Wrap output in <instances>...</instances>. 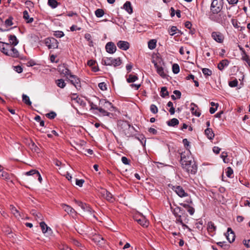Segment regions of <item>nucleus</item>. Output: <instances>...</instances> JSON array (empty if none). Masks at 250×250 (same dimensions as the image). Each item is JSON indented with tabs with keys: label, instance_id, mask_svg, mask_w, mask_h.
Instances as JSON below:
<instances>
[{
	"label": "nucleus",
	"instance_id": "nucleus-6",
	"mask_svg": "<svg viewBox=\"0 0 250 250\" xmlns=\"http://www.w3.org/2000/svg\"><path fill=\"white\" fill-rule=\"evenodd\" d=\"M180 162L181 165L186 163H190V161L193 160V158L191 156V153L189 150L182 152L181 153H180Z\"/></svg>",
	"mask_w": 250,
	"mask_h": 250
},
{
	"label": "nucleus",
	"instance_id": "nucleus-53",
	"mask_svg": "<svg viewBox=\"0 0 250 250\" xmlns=\"http://www.w3.org/2000/svg\"><path fill=\"white\" fill-rule=\"evenodd\" d=\"M150 111L152 113L156 114L158 112V108L155 104H151L150 107Z\"/></svg>",
	"mask_w": 250,
	"mask_h": 250
},
{
	"label": "nucleus",
	"instance_id": "nucleus-59",
	"mask_svg": "<svg viewBox=\"0 0 250 250\" xmlns=\"http://www.w3.org/2000/svg\"><path fill=\"white\" fill-rule=\"evenodd\" d=\"M187 211L189 213L190 215H193V214L195 212V209L194 208L191 207L190 205L189 206V207L187 208Z\"/></svg>",
	"mask_w": 250,
	"mask_h": 250
},
{
	"label": "nucleus",
	"instance_id": "nucleus-5",
	"mask_svg": "<svg viewBox=\"0 0 250 250\" xmlns=\"http://www.w3.org/2000/svg\"><path fill=\"white\" fill-rule=\"evenodd\" d=\"M119 125L125 135L127 137L132 136V133L129 131V130L130 128L135 130L134 127L132 125H131L127 121H122L119 123Z\"/></svg>",
	"mask_w": 250,
	"mask_h": 250
},
{
	"label": "nucleus",
	"instance_id": "nucleus-42",
	"mask_svg": "<svg viewBox=\"0 0 250 250\" xmlns=\"http://www.w3.org/2000/svg\"><path fill=\"white\" fill-rule=\"evenodd\" d=\"M13 18L12 16L8 17L7 19L5 21V24L7 26H10L13 24Z\"/></svg>",
	"mask_w": 250,
	"mask_h": 250
},
{
	"label": "nucleus",
	"instance_id": "nucleus-54",
	"mask_svg": "<svg viewBox=\"0 0 250 250\" xmlns=\"http://www.w3.org/2000/svg\"><path fill=\"white\" fill-rule=\"evenodd\" d=\"M98 86L100 89L103 91L106 90L107 89L106 84L104 82H102L99 83Z\"/></svg>",
	"mask_w": 250,
	"mask_h": 250
},
{
	"label": "nucleus",
	"instance_id": "nucleus-35",
	"mask_svg": "<svg viewBox=\"0 0 250 250\" xmlns=\"http://www.w3.org/2000/svg\"><path fill=\"white\" fill-rule=\"evenodd\" d=\"M56 83L57 86L60 88H63L65 86L66 83L64 82V81L62 79H58L56 81Z\"/></svg>",
	"mask_w": 250,
	"mask_h": 250
},
{
	"label": "nucleus",
	"instance_id": "nucleus-57",
	"mask_svg": "<svg viewBox=\"0 0 250 250\" xmlns=\"http://www.w3.org/2000/svg\"><path fill=\"white\" fill-rule=\"evenodd\" d=\"M183 143L184 145L187 150H189V142L188 141L187 139H184L183 140Z\"/></svg>",
	"mask_w": 250,
	"mask_h": 250
},
{
	"label": "nucleus",
	"instance_id": "nucleus-18",
	"mask_svg": "<svg viewBox=\"0 0 250 250\" xmlns=\"http://www.w3.org/2000/svg\"><path fill=\"white\" fill-rule=\"evenodd\" d=\"M105 49L108 53L113 54L116 50V46L113 42H108L105 45Z\"/></svg>",
	"mask_w": 250,
	"mask_h": 250
},
{
	"label": "nucleus",
	"instance_id": "nucleus-44",
	"mask_svg": "<svg viewBox=\"0 0 250 250\" xmlns=\"http://www.w3.org/2000/svg\"><path fill=\"white\" fill-rule=\"evenodd\" d=\"M172 71L174 74H177L180 71V67L178 64L174 63L172 65Z\"/></svg>",
	"mask_w": 250,
	"mask_h": 250
},
{
	"label": "nucleus",
	"instance_id": "nucleus-55",
	"mask_svg": "<svg viewBox=\"0 0 250 250\" xmlns=\"http://www.w3.org/2000/svg\"><path fill=\"white\" fill-rule=\"evenodd\" d=\"M37 171L38 170H37L36 169H32L29 171L26 172L25 173V175H26L27 176L33 175L35 178V175L36 174V172H37Z\"/></svg>",
	"mask_w": 250,
	"mask_h": 250
},
{
	"label": "nucleus",
	"instance_id": "nucleus-51",
	"mask_svg": "<svg viewBox=\"0 0 250 250\" xmlns=\"http://www.w3.org/2000/svg\"><path fill=\"white\" fill-rule=\"evenodd\" d=\"M3 45L5 46V47L6 49V55L7 56H9V52L11 50V49L12 48V45L9 43H5V45Z\"/></svg>",
	"mask_w": 250,
	"mask_h": 250
},
{
	"label": "nucleus",
	"instance_id": "nucleus-40",
	"mask_svg": "<svg viewBox=\"0 0 250 250\" xmlns=\"http://www.w3.org/2000/svg\"><path fill=\"white\" fill-rule=\"evenodd\" d=\"M10 209L13 214L16 217H18L20 216V214L19 213V211L16 209V208L13 205L10 206Z\"/></svg>",
	"mask_w": 250,
	"mask_h": 250
},
{
	"label": "nucleus",
	"instance_id": "nucleus-23",
	"mask_svg": "<svg viewBox=\"0 0 250 250\" xmlns=\"http://www.w3.org/2000/svg\"><path fill=\"white\" fill-rule=\"evenodd\" d=\"M216 229V227L215 226L214 223L212 221L208 222L207 226V230L209 233H214Z\"/></svg>",
	"mask_w": 250,
	"mask_h": 250
},
{
	"label": "nucleus",
	"instance_id": "nucleus-21",
	"mask_svg": "<svg viewBox=\"0 0 250 250\" xmlns=\"http://www.w3.org/2000/svg\"><path fill=\"white\" fill-rule=\"evenodd\" d=\"M229 60L227 59L223 60L218 64L217 68L219 70L222 71L225 67L229 65Z\"/></svg>",
	"mask_w": 250,
	"mask_h": 250
},
{
	"label": "nucleus",
	"instance_id": "nucleus-60",
	"mask_svg": "<svg viewBox=\"0 0 250 250\" xmlns=\"http://www.w3.org/2000/svg\"><path fill=\"white\" fill-rule=\"evenodd\" d=\"M122 162L125 165H129L130 160L125 156L122 157Z\"/></svg>",
	"mask_w": 250,
	"mask_h": 250
},
{
	"label": "nucleus",
	"instance_id": "nucleus-34",
	"mask_svg": "<svg viewBox=\"0 0 250 250\" xmlns=\"http://www.w3.org/2000/svg\"><path fill=\"white\" fill-rule=\"evenodd\" d=\"M156 40H151L148 42V47L152 50L156 47Z\"/></svg>",
	"mask_w": 250,
	"mask_h": 250
},
{
	"label": "nucleus",
	"instance_id": "nucleus-52",
	"mask_svg": "<svg viewBox=\"0 0 250 250\" xmlns=\"http://www.w3.org/2000/svg\"><path fill=\"white\" fill-rule=\"evenodd\" d=\"M3 45H5V43L0 42V50L6 55V49L5 46H4Z\"/></svg>",
	"mask_w": 250,
	"mask_h": 250
},
{
	"label": "nucleus",
	"instance_id": "nucleus-19",
	"mask_svg": "<svg viewBox=\"0 0 250 250\" xmlns=\"http://www.w3.org/2000/svg\"><path fill=\"white\" fill-rule=\"evenodd\" d=\"M117 45L123 50H127L129 48V43L126 41H120L117 43Z\"/></svg>",
	"mask_w": 250,
	"mask_h": 250
},
{
	"label": "nucleus",
	"instance_id": "nucleus-17",
	"mask_svg": "<svg viewBox=\"0 0 250 250\" xmlns=\"http://www.w3.org/2000/svg\"><path fill=\"white\" fill-rule=\"evenodd\" d=\"M225 236L229 243L233 242L235 240V234L230 228L228 229V231L225 233Z\"/></svg>",
	"mask_w": 250,
	"mask_h": 250
},
{
	"label": "nucleus",
	"instance_id": "nucleus-12",
	"mask_svg": "<svg viewBox=\"0 0 250 250\" xmlns=\"http://www.w3.org/2000/svg\"><path fill=\"white\" fill-rule=\"evenodd\" d=\"M171 188L180 197H186L188 195L183 188L180 186H172Z\"/></svg>",
	"mask_w": 250,
	"mask_h": 250
},
{
	"label": "nucleus",
	"instance_id": "nucleus-64",
	"mask_svg": "<svg viewBox=\"0 0 250 250\" xmlns=\"http://www.w3.org/2000/svg\"><path fill=\"white\" fill-rule=\"evenodd\" d=\"M243 244L247 248H250V239L244 240L243 241Z\"/></svg>",
	"mask_w": 250,
	"mask_h": 250
},
{
	"label": "nucleus",
	"instance_id": "nucleus-38",
	"mask_svg": "<svg viewBox=\"0 0 250 250\" xmlns=\"http://www.w3.org/2000/svg\"><path fill=\"white\" fill-rule=\"evenodd\" d=\"M202 71L203 74L206 77H207V76H210L212 74V71L208 68H202Z\"/></svg>",
	"mask_w": 250,
	"mask_h": 250
},
{
	"label": "nucleus",
	"instance_id": "nucleus-32",
	"mask_svg": "<svg viewBox=\"0 0 250 250\" xmlns=\"http://www.w3.org/2000/svg\"><path fill=\"white\" fill-rule=\"evenodd\" d=\"M138 79V77L136 75L130 74L128 75V77L127 78L126 81L128 83H132L135 82Z\"/></svg>",
	"mask_w": 250,
	"mask_h": 250
},
{
	"label": "nucleus",
	"instance_id": "nucleus-48",
	"mask_svg": "<svg viewBox=\"0 0 250 250\" xmlns=\"http://www.w3.org/2000/svg\"><path fill=\"white\" fill-rule=\"evenodd\" d=\"M98 111L101 113L104 116H109L110 114V113L107 112L106 110H104L102 107H99V109Z\"/></svg>",
	"mask_w": 250,
	"mask_h": 250
},
{
	"label": "nucleus",
	"instance_id": "nucleus-10",
	"mask_svg": "<svg viewBox=\"0 0 250 250\" xmlns=\"http://www.w3.org/2000/svg\"><path fill=\"white\" fill-rule=\"evenodd\" d=\"M210 17L212 20L219 23H223L226 19V15L221 11L217 14H212Z\"/></svg>",
	"mask_w": 250,
	"mask_h": 250
},
{
	"label": "nucleus",
	"instance_id": "nucleus-46",
	"mask_svg": "<svg viewBox=\"0 0 250 250\" xmlns=\"http://www.w3.org/2000/svg\"><path fill=\"white\" fill-rule=\"evenodd\" d=\"M46 117L50 119H54L57 116L56 113L54 111H51L45 115Z\"/></svg>",
	"mask_w": 250,
	"mask_h": 250
},
{
	"label": "nucleus",
	"instance_id": "nucleus-26",
	"mask_svg": "<svg viewBox=\"0 0 250 250\" xmlns=\"http://www.w3.org/2000/svg\"><path fill=\"white\" fill-rule=\"evenodd\" d=\"M205 133L207 137L209 140H212L214 137V134L213 132L212 129L210 128H207L205 130Z\"/></svg>",
	"mask_w": 250,
	"mask_h": 250
},
{
	"label": "nucleus",
	"instance_id": "nucleus-45",
	"mask_svg": "<svg viewBox=\"0 0 250 250\" xmlns=\"http://www.w3.org/2000/svg\"><path fill=\"white\" fill-rule=\"evenodd\" d=\"M181 216V219L183 220V222L184 223H187L188 221V215L185 212V210H184V211H183V213L182 214L180 215Z\"/></svg>",
	"mask_w": 250,
	"mask_h": 250
},
{
	"label": "nucleus",
	"instance_id": "nucleus-63",
	"mask_svg": "<svg viewBox=\"0 0 250 250\" xmlns=\"http://www.w3.org/2000/svg\"><path fill=\"white\" fill-rule=\"evenodd\" d=\"M14 70L18 73H21L22 72L23 69L21 66L17 65L14 66Z\"/></svg>",
	"mask_w": 250,
	"mask_h": 250
},
{
	"label": "nucleus",
	"instance_id": "nucleus-47",
	"mask_svg": "<svg viewBox=\"0 0 250 250\" xmlns=\"http://www.w3.org/2000/svg\"><path fill=\"white\" fill-rule=\"evenodd\" d=\"M238 83L237 80L235 79L234 80L229 82V85L231 87H234L237 86Z\"/></svg>",
	"mask_w": 250,
	"mask_h": 250
},
{
	"label": "nucleus",
	"instance_id": "nucleus-8",
	"mask_svg": "<svg viewBox=\"0 0 250 250\" xmlns=\"http://www.w3.org/2000/svg\"><path fill=\"white\" fill-rule=\"evenodd\" d=\"M44 43L48 49H55L57 48L58 47L59 42L54 38H46L44 41Z\"/></svg>",
	"mask_w": 250,
	"mask_h": 250
},
{
	"label": "nucleus",
	"instance_id": "nucleus-61",
	"mask_svg": "<svg viewBox=\"0 0 250 250\" xmlns=\"http://www.w3.org/2000/svg\"><path fill=\"white\" fill-rule=\"evenodd\" d=\"M84 182V181L83 179H76V184L80 187L83 186Z\"/></svg>",
	"mask_w": 250,
	"mask_h": 250
},
{
	"label": "nucleus",
	"instance_id": "nucleus-15",
	"mask_svg": "<svg viewBox=\"0 0 250 250\" xmlns=\"http://www.w3.org/2000/svg\"><path fill=\"white\" fill-rule=\"evenodd\" d=\"M211 37L218 43H222L224 40V35L220 32L214 31L212 32Z\"/></svg>",
	"mask_w": 250,
	"mask_h": 250
},
{
	"label": "nucleus",
	"instance_id": "nucleus-16",
	"mask_svg": "<svg viewBox=\"0 0 250 250\" xmlns=\"http://www.w3.org/2000/svg\"><path fill=\"white\" fill-rule=\"evenodd\" d=\"M99 107H104L109 110H112L111 109L114 108L113 105L110 102L103 99H99Z\"/></svg>",
	"mask_w": 250,
	"mask_h": 250
},
{
	"label": "nucleus",
	"instance_id": "nucleus-56",
	"mask_svg": "<svg viewBox=\"0 0 250 250\" xmlns=\"http://www.w3.org/2000/svg\"><path fill=\"white\" fill-rule=\"evenodd\" d=\"M233 170L231 167H228L227 168V170L226 171V175L228 177H229V178L231 177V176L233 174Z\"/></svg>",
	"mask_w": 250,
	"mask_h": 250
},
{
	"label": "nucleus",
	"instance_id": "nucleus-30",
	"mask_svg": "<svg viewBox=\"0 0 250 250\" xmlns=\"http://www.w3.org/2000/svg\"><path fill=\"white\" fill-rule=\"evenodd\" d=\"M136 221L140 225L144 227H147L148 226V223L144 217H142V218L137 219Z\"/></svg>",
	"mask_w": 250,
	"mask_h": 250
},
{
	"label": "nucleus",
	"instance_id": "nucleus-25",
	"mask_svg": "<svg viewBox=\"0 0 250 250\" xmlns=\"http://www.w3.org/2000/svg\"><path fill=\"white\" fill-rule=\"evenodd\" d=\"M124 8L129 13L131 14L133 12L132 7L130 1H127L124 4Z\"/></svg>",
	"mask_w": 250,
	"mask_h": 250
},
{
	"label": "nucleus",
	"instance_id": "nucleus-3",
	"mask_svg": "<svg viewBox=\"0 0 250 250\" xmlns=\"http://www.w3.org/2000/svg\"><path fill=\"white\" fill-rule=\"evenodd\" d=\"M102 63L104 65H113L114 67L118 66L122 63L120 58L114 59L113 58H104L102 60Z\"/></svg>",
	"mask_w": 250,
	"mask_h": 250
},
{
	"label": "nucleus",
	"instance_id": "nucleus-4",
	"mask_svg": "<svg viewBox=\"0 0 250 250\" xmlns=\"http://www.w3.org/2000/svg\"><path fill=\"white\" fill-rule=\"evenodd\" d=\"M182 167L188 173L195 174L197 171V166L194 160L190 161V163H186L182 165Z\"/></svg>",
	"mask_w": 250,
	"mask_h": 250
},
{
	"label": "nucleus",
	"instance_id": "nucleus-41",
	"mask_svg": "<svg viewBox=\"0 0 250 250\" xmlns=\"http://www.w3.org/2000/svg\"><path fill=\"white\" fill-rule=\"evenodd\" d=\"M216 244L218 246H220L224 250H228L229 248V245L226 244L224 242H219Z\"/></svg>",
	"mask_w": 250,
	"mask_h": 250
},
{
	"label": "nucleus",
	"instance_id": "nucleus-11",
	"mask_svg": "<svg viewBox=\"0 0 250 250\" xmlns=\"http://www.w3.org/2000/svg\"><path fill=\"white\" fill-rule=\"evenodd\" d=\"M100 193L107 201L111 203L114 202L115 199L113 198L112 194L106 189L101 188Z\"/></svg>",
	"mask_w": 250,
	"mask_h": 250
},
{
	"label": "nucleus",
	"instance_id": "nucleus-37",
	"mask_svg": "<svg viewBox=\"0 0 250 250\" xmlns=\"http://www.w3.org/2000/svg\"><path fill=\"white\" fill-rule=\"evenodd\" d=\"M22 101L27 105H31V102L30 101L29 98L28 96L25 94H23L22 96Z\"/></svg>",
	"mask_w": 250,
	"mask_h": 250
},
{
	"label": "nucleus",
	"instance_id": "nucleus-28",
	"mask_svg": "<svg viewBox=\"0 0 250 250\" xmlns=\"http://www.w3.org/2000/svg\"><path fill=\"white\" fill-rule=\"evenodd\" d=\"M23 18L26 20V22L27 23H31L33 21V18H29V14H28V12H27V11L26 10H25L23 11Z\"/></svg>",
	"mask_w": 250,
	"mask_h": 250
},
{
	"label": "nucleus",
	"instance_id": "nucleus-2",
	"mask_svg": "<svg viewBox=\"0 0 250 250\" xmlns=\"http://www.w3.org/2000/svg\"><path fill=\"white\" fill-rule=\"evenodd\" d=\"M176 207L175 208H173L172 206L170 205V209L171 210L173 214V215L175 216V217L176 218V223H180L181 225H182L183 227H185L187 228H188V226H187L185 223L183 222V220L181 219V216L180 215L182 214L183 213V211H184V209H182L181 208L177 206L176 205H175Z\"/></svg>",
	"mask_w": 250,
	"mask_h": 250
},
{
	"label": "nucleus",
	"instance_id": "nucleus-20",
	"mask_svg": "<svg viewBox=\"0 0 250 250\" xmlns=\"http://www.w3.org/2000/svg\"><path fill=\"white\" fill-rule=\"evenodd\" d=\"M190 105L191 106V107L190 109L191 113L193 115H194L197 117H199L201 115V113L200 111H198V106L195 104H194L193 103H192L190 104Z\"/></svg>",
	"mask_w": 250,
	"mask_h": 250
},
{
	"label": "nucleus",
	"instance_id": "nucleus-31",
	"mask_svg": "<svg viewBox=\"0 0 250 250\" xmlns=\"http://www.w3.org/2000/svg\"><path fill=\"white\" fill-rule=\"evenodd\" d=\"M160 95L163 98H165L166 96H169V92L167 90V87L164 86L161 88Z\"/></svg>",
	"mask_w": 250,
	"mask_h": 250
},
{
	"label": "nucleus",
	"instance_id": "nucleus-22",
	"mask_svg": "<svg viewBox=\"0 0 250 250\" xmlns=\"http://www.w3.org/2000/svg\"><path fill=\"white\" fill-rule=\"evenodd\" d=\"M9 40L10 42V44L13 46L17 45L19 43V41L17 39V37L14 35H10L8 36Z\"/></svg>",
	"mask_w": 250,
	"mask_h": 250
},
{
	"label": "nucleus",
	"instance_id": "nucleus-58",
	"mask_svg": "<svg viewBox=\"0 0 250 250\" xmlns=\"http://www.w3.org/2000/svg\"><path fill=\"white\" fill-rule=\"evenodd\" d=\"M88 103L90 106V109L98 110V109H99V106H98L96 104H94L93 102L91 101H89Z\"/></svg>",
	"mask_w": 250,
	"mask_h": 250
},
{
	"label": "nucleus",
	"instance_id": "nucleus-13",
	"mask_svg": "<svg viewBox=\"0 0 250 250\" xmlns=\"http://www.w3.org/2000/svg\"><path fill=\"white\" fill-rule=\"evenodd\" d=\"M74 202L78 205L79 207L81 208L84 211H87L90 212V213H92L93 211L92 208L89 206V205L83 203V202L81 201H78L76 199L74 200Z\"/></svg>",
	"mask_w": 250,
	"mask_h": 250
},
{
	"label": "nucleus",
	"instance_id": "nucleus-39",
	"mask_svg": "<svg viewBox=\"0 0 250 250\" xmlns=\"http://www.w3.org/2000/svg\"><path fill=\"white\" fill-rule=\"evenodd\" d=\"M104 11L102 9H97L95 12V14L98 18H101L104 15Z\"/></svg>",
	"mask_w": 250,
	"mask_h": 250
},
{
	"label": "nucleus",
	"instance_id": "nucleus-7",
	"mask_svg": "<svg viewBox=\"0 0 250 250\" xmlns=\"http://www.w3.org/2000/svg\"><path fill=\"white\" fill-rule=\"evenodd\" d=\"M91 240L99 247H104L106 240L99 234H94L91 236Z\"/></svg>",
	"mask_w": 250,
	"mask_h": 250
},
{
	"label": "nucleus",
	"instance_id": "nucleus-49",
	"mask_svg": "<svg viewBox=\"0 0 250 250\" xmlns=\"http://www.w3.org/2000/svg\"><path fill=\"white\" fill-rule=\"evenodd\" d=\"M177 30H178L177 27L175 26H172L169 30V33L171 36H173L176 34Z\"/></svg>",
	"mask_w": 250,
	"mask_h": 250
},
{
	"label": "nucleus",
	"instance_id": "nucleus-24",
	"mask_svg": "<svg viewBox=\"0 0 250 250\" xmlns=\"http://www.w3.org/2000/svg\"><path fill=\"white\" fill-rule=\"evenodd\" d=\"M40 227L42 233H45L49 231H51V229L47 226L44 222H42L40 223Z\"/></svg>",
	"mask_w": 250,
	"mask_h": 250
},
{
	"label": "nucleus",
	"instance_id": "nucleus-36",
	"mask_svg": "<svg viewBox=\"0 0 250 250\" xmlns=\"http://www.w3.org/2000/svg\"><path fill=\"white\" fill-rule=\"evenodd\" d=\"M136 139L138 140L141 144L143 146H145L146 143V139L145 137L143 135H140L139 136H135V137Z\"/></svg>",
	"mask_w": 250,
	"mask_h": 250
},
{
	"label": "nucleus",
	"instance_id": "nucleus-62",
	"mask_svg": "<svg viewBox=\"0 0 250 250\" xmlns=\"http://www.w3.org/2000/svg\"><path fill=\"white\" fill-rule=\"evenodd\" d=\"M231 21L234 27H235V28H239V26L238 25V21L237 20V19L233 18L231 19Z\"/></svg>",
	"mask_w": 250,
	"mask_h": 250
},
{
	"label": "nucleus",
	"instance_id": "nucleus-50",
	"mask_svg": "<svg viewBox=\"0 0 250 250\" xmlns=\"http://www.w3.org/2000/svg\"><path fill=\"white\" fill-rule=\"evenodd\" d=\"M54 35L57 38H61L63 37L64 34L62 31H56L54 32Z\"/></svg>",
	"mask_w": 250,
	"mask_h": 250
},
{
	"label": "nucleus",
	"instance_id": "nucleus-43",
	"mask_svg": "<svg viewBox=\"0 0 250 250\" xmlns=\"http://www.w3.org/2000/svg\"><path fill=\"white\" fill-rule=\"evenodd\" d=\"M11 175H10L8 172L2 171L1 177L3 179H5V180H9L11 179Z\"/></svg>",
	"mask_w": 250,
	"mask_h": 250
},
{
	"label": "nucleus",
	"instance_id": "nucleus-9",
	"mask_svg": "<svg viewBox=\"0 0 250 250\" xmlns=\"http://www.w3.org/2000/svg\"><path fill=\"white\" fill-rule=\"evenodd\" d=\"M222 8V5L221 3H219L217 0H213L210 6V10L213 14H218Z\"/></svg>",
	"mask_w": 250,
	"mask_h": 250
},
{
	"label": "nucleus",
	"instance_id": "nucleus-27",
	"mask_svg": "<svg viewBox=\"0 0 250 250\" xmlns=\"http://www.w3.org/2000/svg\"><path fill=\"white\" fill-rule=\"evenodd\" d=\"M9 56L14 58H18L19 56V53L17 49L12 47L11 50L9 52Z\"/></svg>",
	"mask_w": 250,
	"mask_h": 250
},
{
	"label": "nucleus",
	"instance_id": "nucleus-29",
	"mask_svg": "<svg viewBox=\"0 0 250 250\" xmlns=\"http://www.w3.org/2000/svg\"><path fill=\"white\" fill-rule=\"evenodd\" d=\"M179 121L176 118H173L167 122V124L170 126H174L179 124Z\"/></svg>",
	"mask_w": 250,
	"mask_h": 250
},
{
	"label": "nucleus",
	"instance_id": "nucleus-14",
	"mask_svg": "<svg viewBox=\"0 0 250 250\" xmlns=\"http://www.w3.org/2000/svg\"><path fill=\"white\" fill-rule=\"evenodd\" d=\"M71 79H69L70 83L75 86L77 90L81 88L80 79L76 75H70Z\"/></svg>",
	"mask_w": 250,
	"mask_h": 250
},
{
	"label": "nucleus",
	"instance_id": "nucleus-33",
	"mask_svg": "<svg viewBox=\"0 0 250 250\" xmlns=\"http://www.w3.org/2000/svg\"><path fill=\"white\" fill-rule=\"evenodd\" d=\"M48 4L52 8H55L59 5V2L56 0H48Z\"/></svg>",
	"mask_w": 250,
	"mask_h": 250
},
{
	"label": "nucleus",
	"instance_id": "nucleus-1",
	"mask_svg": "<svg viewBox=\"0 0 250 250\" xmlns=\"http://www.w3.org/2000/svg\"><path fill=\"white\" fill-rule=\"evenodd\" d=\"M156 69L157 73L162 78H165L166 77V74L164 70L163 66L164 62L161 58L157 57L155 60L152 61Z\"/></svg>",
	"mask_w": 250,
	"mask_h": 250
}]
</instances>
